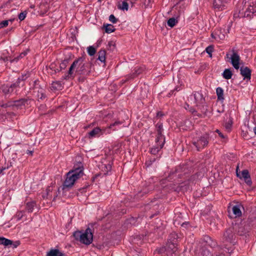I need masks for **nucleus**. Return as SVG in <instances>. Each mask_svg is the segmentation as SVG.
<instances>
[{
	"label": "nucleus",
	"mask_w": 256,
	"mask_h": 256,
	"mask_svg": "<svg viewBox=\"0 0 256 256\" xmlns=\"http://www.w3.org/2000/svg\"><path fill=\"white\" fill-rule=\"evenodd\" d=\"M107 48L110 51H114L116 48L115 44L112 41H110L108 42Z\"/></svg>",
	"instance_id": "33"
},
{
	"label": "nucleus",
	"mask_w": 256,
	"mask_h": 256,
	"mask_svg": "<svg viewBox=\"0 0 256 256\" xmlns=\"http://www.w3.org/2000/svg\"><path fill=\"white\" fill-rule=\"evenodd\" d=\"M89 64L84 62L82 58H80L75 60L69 68L67 75L64 78H68L74 76V74H84L89 72Z\"/></svg>",
	"instance_id": "1"
},
{
	"label": "nucleus",
	"mask_w": 256,
	"mask_h": 256,
	"mask_svg": "<svg viewBox=\"0 0 256 256\" xmlns=\"http://www.w3.org/2000/svg\"><path fill=\"white\" fill-rule=\"evenodd\" d=\"M254 132L256 134V126H255L254 128Z\"/></svg>",
	"instance_id": "49"
},
{
	"label": "nucleus",
	"mask_w": 256,
	"mask_h": 256,
	"mask_svg": "<svg viewBox=\"0 0 256 256\" xmlns=\"http://www.w3.org/2000/svg\"><path fill=\"white\" fill-rule=\"evenodd\" d=\"M232 72L230 69H226L222 73V76L224 78L229 80L232 78Z\"/></svg>",
	"instance_id": "29"
},
{
	"label": "nucleus",
	"mask_w": 256,
	"mask_h": 256,
	"mask_svg": "<svg viewBox=\"0 0 256 256\" xmlns=\"http://www.w3.org/2000/svg\"><path fill=\"white\" fill-rule=\"evenodd\" d=\"M32 100L30 98H22L19 100L8 102L5 104H0V106L6 109L7 114L10 116H15L14 112L22 106H26L30 104Z\"/></svg>",
	"instance_id": "3"
},
{
	"label": "nucleus",
	"mask_w": 256,
	"mask_h": 256,
	"mask_svg": "<svg viewBox=\"0 0 256 256\" xmlns=\"http://www.w3.org/2000/svg\"><path fill=\"white\" fill-rule=\"evenodd\" d=\"M20 244V242H16L15 244H14L12 245L13 248H16Z\"/></svg>",
	"instance_id": "43"
},
{
	"label": "nucleus",
	"mask_w": 256,
	"mask_h": 256,
	"mask_svg": "<svg viewBox=\"0 0 256 256\" xmlns=\"http://www.w3.org/2000/svg\"><path fill=\"white\" fill-rule=\"evenodd\" d=\"M206 239H207V240H208V239H210V238L209 236H206Z\"/></svg>",
	"instance_id": "53"
},
{
	"label": "nucleus",
	"mask_w": 256,
	"mask_h": 256,
	"mask_svg": "<svg viewBox=\"0 0 256 256\" xmlns=\"http://www.w3.org/2000/svg\"><path fill=\"white\" fill-rule=\"evenodd\" d=\"M154 160H155V158H154L152 160H150V162H146V164L148 166H149L152 164V162H154Z\"/></svg>",
	"instance_id": "42"
},
{
	"label": "nucleus",
	"mask_w": 256,
	"mask_h": 256,
	"mask_svg": "<svg viewBox=\"0 0 256 256\" xmlns=\"http://www.w3.org/2000/svg\"><path fill=\"white\" fill-rule=\"evenodd\" d=\"M229 0H214L213 7L217 10H222L225 4L228 3Z\"/></svg>",
	"instance_id": "14"
},
{
	"label": "nucleus",
	"mask_w": 256,
	"mask_h": 256,
	"mask_svg": "<svg viewBox=\"0 0 256 256\" xmlns=\"http://www.w3.org/2000/svg\"><path fill=\"white\" fill-rule=\"evenodd\" d=\"M203 256H224L222 253L216 252L214 255H212L208 250H204L203 252Z\"/></svg>",
	"instance_id": "30"
},
{
	"label": "nucleus",
	"mask_w": 256,
	"mask_h": 256,
	"mask_svg": "<svg viewBox=\"0 0 256 256\" xmlns=\"http://www.w3.org/2000/svg\"><path fill=\"white\" fill-rule=\"evenodd\" d=\"M242 8L240 10L238 16L252 18L256 15V2L252 0H244Z\"/></svg>",
	"instance_id": "4"
},
{
	"label": "nucleus",
	"mask_w": 256,
	"mask_h": 256,
	"mask_svg": "<svg viewBox=\"0 0 256 256\" xmlns=\"http://www.w3.org/2000/svg\"><path fill=\"white\" fill-rule=\"evenodd\" d=\"M136 0H132V2H134L135 1H136Z\"/></svg>",
	"instance_id": "52"
},
{
	"label": "nucleus",
	"mask_w": 256,
	"mask_h": 256,
	"mask_svg": "<svg viewBox=\"0 0 256 256\" xmlns=\"http://www.w3.org/2000/svg\"><path fill=\"white\" fill-rule=\"evenodd\" d=\"M30 76V74L26 73V74H22L20 77H19L17 80L12 84L11 86L12 87L15 93L18 92L20 88L23 87L24 85V80Z\"/></svg>",
	"instance_id": "9"
},
{
	"label": "nucleus",
	"mask_w": 256,
	"mask_h": 256,
	"mask_svg": "<svg viewBox=\"0 0 256 256\" xmlns=\"http://www.w3.org/2000/svg\"><path fill=\"white\" fill-rule=\"evenodd\" d=\"M118 8L127 11L128 9V4L126 2L124 1L122 2V5L118 6Z\"/></svg>",
	"instance_id": "32"
},
{
	"label": "nucleus",
	"mask_w": 256,
	"mask_h": 256,
	"mask_svg": "<svg viewBox=\"0 0 256 256\" xmlns=\"http://www.w3.org/2000/svg\"><path fill=\"white\" fill-rule=\"evenodd\" d=\"M96 52L95 48L92 46H90L88 48V53L90 56H94Z\"/></svg>",
	"instance_id": "35"
},
{
	"label": "nucleus",
	"mask_w": 256,
	"mask_h": 256,
	"mask_svg": "<svg viewBox=\"0 0 256 256\" xmlns=\"http://www.w3.org/2000/svg\"><path fill=\"white\" fill-rule=\"evenodd\" d=\"M46 256H66V254L58 249L52 248L46 252Z\"/></svg>",
	"instance_id": "19"
},
{
	"label": "nucleus",
	"mask_w": 256,
	"mask_h": 256,
	"mask_svg": "<svg viewBox=\"0 0 256 256\" xmlns=\"http://www.w3.org/2000/svg\"><path fill=\"white\" fill-rule=\"evenodd\" d=\"M142 69L141 68H138L136 67L134 68V69L132 70V73L130 74L128 78L130 79H133L136 76H137L138 74H140V73H142Z\"/></svg>",
	"instance_id": "21"
},
{
	"label": "nucleus",
	"mask_w": 256,
	"mask_h": 256,
	"mask_svg": "<svg viewBox=\"0 0 256 256\" xmlns=\"http://www.w3.org/2000/svg\"><path fill=\"white\" fill-rule=\"evenodd\" d=\"M6 170V168H2L0 169V174H4L3 171Z\"/></svg>",
	"instance_id": "45"
},
{
	"label": "nucleus",
	"mask_w": 256,
	"mask_h": 256,
	"mask_svg": "<svg viewBox=\"0 0 256 256\" xmlns=\"http://www.w3.org/2000/svg\"><path fill=\"white\" fill-rule=\"evenodd\" d=\"M216 93L218 96V99L220 100L223 101L224 100L223 89L220 87H218L216 89Z\"/></svg>",
	"instance_id": "26"
},
{
	"label": "nucleus",
	"mask_w": 256,
	"mask_h": 256,
	"mask_svg": "<svg viewBox=\"0 0 256 256\" xmlns=\"http://www.w3.org/2000/svg\"><path fill=\"white\" fill-rule=\"evenodd\" d=\"M35 89H38L37 90V94L36 96L38 100H42L46 98L44 90L39 87H36Z\"/></svg>",
	"instance_id": "20"
},
{
	"label": "nucleus",
	"mask_w": 256,
	"mask_h": 256,
	"mask_svg": "<svg viewBox=\"0 0 256 256\" xmlns=\"http://www.w3.org/2000/svg\"><path fill=\"white\" fill-rule=\"evenodd\" d=\"M122 122L120 121H116L110 124L109 127L106 128L100 129L98 127H96L94 128L92 130L88 132L87 137L89 138H93L98 137L100 135L104 134L106 132L107 133H110V128H112L114 126L120 125Z\"/></svg>",
	"instance_id": "6"
},
{
	"label": "nucleus",
	"mask_w": 256,
	"mask_h": 256,
	"mask_svg": "<svg viewBox=\"0 0 256 256\" xmlns=\"http://www.w3.org/2000/svg\"><path fill=\"white\" fill-rule=\"evenodd\" d=\"M160 112L158 113V116L160 114Z\"/></svg>",
	"instance_id": "56"
},
{
	"label": "nucleus",
	"mask_w": 256,
	"mask_h": 256,
	"mask_svg": "<svg viewBox=\"0 0 256 256\" xmlns=\"http://www.w3.org/2000/svg\"><path fill=\"white\" fill-rule=\"evenodd\" d=\"M238 168L237 167L236 170L237 176L240 179H242V178L244 179L245 182L248 186H250L252 184V180L250 179V176L249 174V172H248V170H242L241 172H238Z\"/></svg>",
	"instance_id": "10"
},
{
	"label": "nucleus",
	"mask_w": 256,
	"mask_h": 256,
	"mask_svg": "<svg viewBox=\"0 0 256 256\" xmlns=\"http://www.w3.org/2000/svg\"><path fill=\"white\" fill-rule=\"evenodd\" d=\"M24 211L18 212L14 216V218L16 219L17 221L20 220L24 216Z\"/></svg>",
	"instance_id": "34"
},
{
	"label": "nucleus",
	"mask_w": 256,
	"mask_h": 256,
	"mask_svg": "<svg viewBox=\"0 0 256 256\" xmlns=\"http://www.w3.org/2000/svg\"><path fill=\"white\" fill-rule=\"evenodd\" d=\"M106 52L104 50H100L98 52V58L101 62H104L106 60Z\"/></svg>",
	"instance_id": "27"
},
{
	"label": "nucleus",
	"mask_w": 256,
	"mask_h": 256,
	"mask_svg": "<svg viewBox=\"0 0 256 256\" xmlns=\"http://www.w3.org/2000/svg\"><path fill=\"white\" fill-rule=\"evenodd\" d=\"M99 2H100L102 0H98Z\"/></svg>",
	"instance_id": "57"
},
{
	"label": "nucleus",
	"mask_w": 256,
	"mask_h": 256,
	"mask_svg": "<svg viewBox=\"0 0 256 256\" xmlns=\"http://www.w3.org/2000/svg\"><path fill=\"white\" fill-rule=\"evenodd\" d=\"M1 91L6 96L10 94H12V93H13V92L15 93V92L11 85H10V86L8 85V84L7 85H2L0 88V92Z\"/></svg>",
	"instance_id": "17"
},
{
	"label": "nucleus",
	"mask_w": 256,
	"mask_h": 256,
	"mask_svg": "<svg viewBox=\"0 0 256 256\" xmlns=\"http://www.w3.org/2000/svg\"><path fill=\"white\" fill-rule=\"evenodd\" d=\"M194 97V103L196 104V106H198L200 104H202L204 102V99L203 97L202 94L199 92H194L190 96V98Z\"/></svg>",
	"instance_id": "13"
},
{
	"label": "nucleus",
	"mask_w": 256,
	"mask_h": 256,
	"mask_svg": "<svg viewBox=\"0 0 256 256\" xmlns=\"http://www.w3.org/2000/svg\"><path fill=\"white\" fill-rule=\"evenodd\" d=\"M219 32H216V30L214 32H213L211 34V36L216 40H218V38H220V36H218V33Z\"/></svg>",
	"instance_id": "40"
},
{
	"label": "nucleus",
	"mask_w": 256,
	"mask_h": 256,
	"mask_svg": "<svg viewBox=\"0 0 256 256\" xmlns=\"http://www.w3.org/2000/svg\"><path fill=\"white\" fill-rule=\"evenodd\" d=\"M232 54L230 58L231 64L236 70H238L240 68V57L237 52L234 49L232 50Z\"/></svg>",
	"instance_id": "11"
},
{
	"label": "nucleus",
	"mask_w": 256,
	"mask_h": 256,
	"mask_svg": "<svg viewBox=\"0 0 256 256\" xmlns=\"http://www.w3.org/2000/svg\"><path fill=\"white\" fill-rule=\"evenodd\" d=\"M102 29L104 30L105 32L108 34L112 33L116 30L114 26L111 24H104Z\"/></svg>",
	"instance_id": "23"
},
{
	"label": "nucleus",
	"mask_w": 256,
	"mask_h": 256,
	"mask_svg": "<svg viewBox=\"0 0 256 256\" xmlns=\"http://www.w3.org/2000/svg\"><path fill=\"white\" fill-rule=\"evenodd\" d=\"M13 244V241L6 238L3 236H0V244L5 246H9Z\"/></svg>",
	"instance_id": "22"
},
{
	"label": "nucleus",
	"mask_w": 256,
	"mask_h": 256,
	"mask_svg": "<svg viewBox=\"0 0 256 256\" xmlns=\"http://www.w3.org/2000/svg\"><path fill=\"white\" fill-rule=\"evenodd\" d=\"M176 90V91H179L180 90V89H178V88H176V89H175Z\"/></svg>",
	"instance_id": "51"
},
{
	"label": "nucleus",
	"mask_w": 256,
	"mask_h": 256,
	"mask_svg": "<svg viewBox=\"0 0 256 256\" xmlns=\"http://www.w3.org/2000/svg\"><path fill=\"white\" fill-rule=\"evenodd\" d=\"M216 132L218 134V135L222 138H224V135L222 134V132H220L218 130H216Z\"/></svg>",
	"instance_id": "44"
},
{
	"label": "nucleus",
	"mask_w": 256,
	"mask_h": 256,
	"mask_svg": "<svg viewBox=\"0 0 256 256\" xmlns=\"http://www.w3.org/2000/svg\"><path fill=\"white\" fill-rule=\"evenodd\" d=\"M26 14L27 12L26 11L20 12L18 14V18L20 19V20L21 21L24 20L26 17Z\"/></svg>",
	"instance_id": "37"
},
{
	"label": "nucleus",
	"mask_w": 256,
	"mask_h": 256,
	"mask_svg": "<svg viewBox=\"0 0 256 256\" xmlns=\"http://www.w3.org/2000/svg\"><path fill=\"white\" fill-rule=\"evenodd\" d=\"M234 226L230 227L227 229L223 235V241L224 242H230L234 244L236 236L234 233Z\"/></svg>",
	"instance_id": "8"
},
{
	"label": "nucleus",
	"mask_w": 256,
	"mask_h": 256,
	"mask_svg": "<svg viewBox=\"0 0 256 256\" xmlns=\"http://www.w3.org/2000/svg\"><path fill=\"white\" fill-rule=\"evenodd\" d=\"M157 136L156 139V142H165V138L164 136L162 134L163 132V126L161 122H158L156 126Z\"/></svg>",
	"instance_id": "12"
},
{
	"label": "nucleus",
	"mask_w": 256,
	"mask_h": 256,
	"mask_svg": "<svg viewBox=\"0 0 256 256\" xmlns=\"http://www.w3.org/2000/svg\"><path fill=\"white\" fill-rule=\"evenodd\" d=\"M8 21L7 20H3L0 22V28L6 27L8 26Z\"/></svg>",
	"instance_id": "41"
},
{
	"label": "nucleus",
	"mask_w": 256,
	"mask_h": 256,
	"mask_svg": "<svg viewBox=\"0 0 256 256\" xmlns=\"http://www.w3.org/2000/svg\"><path fill=\"white\" fill-rule=\"evenodd\" d=\"M32 152H32V151L28 150L26 153H27L28 154H32Z\"/></svg>",
	"instance_id": "47"
},
{
	"label": "nucleus",
	"mask_w": 256,
	"mask_h": 256,
	"mask_svg": "<svg viewBox=\"0 0 256 256\" xmlns=\"http://www.w3.org/2000/svg\"><path fill=\"white\" fill-rule=\"evenodd\" d=\"M47 190V194H48V190H49L48 189H46Z\"/></svg>",
	"instance_id": "55"
},
{
	"label": "nucleus",
	"mask_w": 256,
	"mask_h": 256,
	"mask_svg": "<svg viewBox=\"0 0 256 256\" xmlns=\"http://www.w3.org/2000/svg\"><path fill=\"white\" fill-rule=\"evenodd\" d=\"M228 56H229V55H228V54H226V57H227L228 58H229Z\"/></svg>",
	"instance_id": "54"
},
{
	"label": "nucleus",
	"mask_w": 256,
	"mask_h": 256,
	"mask_svg": "<svg viewBox=\"0 0 256 256\" xmlns=\"http://www.w3.org/2000/svg\"><path fill=\"white\" fill-rule=\"evenodd\" d=\"M36 206V204L34 201L28 202L26 203V209L28 212H32Z\"/></svg>",
	"instance_id": "24"
},
{
	"label": "nucleus",
	"mask_w": 256,
	"mask_h": 256,
	"mask_svg": "<svg viewBox=\"0 0 256 256\" xmlns=\"http://www.w3.org/2000/svg\"><path fill=\"white\" fill-rule=\"evenodd\" d=\"M208 136L207 134H205L198 138L195 141H193V144L196 147L198 151L200 150L208 145Z\"/></svg>",
	"instance_id": "7"
},
{
	"label": "nucleus",
	"mask_w": 256,
	"mask_h": 256,
	"mask_svg": "<svg viewBox=\"0 0 256 256\" xmlns=\"http://www.w3.org/2000/svg\"><path fill=\"white\" fill-rule=\"evenodd\" d=\"M109 20L113 24H116L118 22V19L114 14H110L109 16Z\"/></svg>",
	"instance_id": "39"
},
{
	"label": "nucleus",
	"mask_w": 256,
	"mask_h": 256,
	"mask_svg": "<svg viewBox=\"0 0 256 256\" xmlns=\"http://www.w3.org/2000/svg\"><path fill=\"white\" fill-rule=\"evenodd\" d=\"M156 146H154L150 150V153L152 154H156L162 148L164 142H156Z\"/></svg>",
	"instance_id": "18"
},
{
	"label": "nucleus",
	"mask_w": 256,
	"mask_h": 256,
	"mask_svg": "<svg viewBox=\"0 0 256 256\" xmlns=\"http://www.w3.org/2000/svg\"><path fill=\"white\" fill-rule=\"evenodd\" d=\"M178 22V20L174 18H172L168 20V25L170 28L174 27Z\"/></svg>",
	"instance_id": "31"
},
{
	"label": "nucleus",
	"mask_w": 256,
	"mask_h": 256,
	"mask_svg": "<svg viewBox=\"0 0 256 256\" xmlns=\"http://www.w3.org/2000/svg\"><path fill=\"white\" fill-rule=\"evenodd\" d=\"M216 32H218V36H220V38H218V40H223L225 38V34L224 32H222L221 30H217Z\"/></svg>",
	"instance_id": "36"
},
{
	"label": "nucleus",
	"mask_w": 256,
	"mask_h": 256,
	"mask_svg": "<svg viewBox=\"0 0 256 256\" xmlns=\"http://www.w3.org/2000/svg\"><path fill=\"white\" fill-rule=\"evenodd\" d=\"M68 62H69L68 59H65L63 61H62V62L60 64V70L65 69L66 68V67L67 66L68 64ZM54 71L56 72H58L60 71V70L58 69H56V70H54Z\"/></svg>",
	"instance_id": "28"
},
{
	"label": "nucleus",
	"mask_w": 256,
	"mask_h": 256,
	"mask_svg": "<svg viewBox=\"0 0 256 256\" xmlns=\"http://www.w3.org/2000/svg\"><path fill=\"white\" fill-rule=\"evenodd\" d=\"M83 167L81 163L68 172L63 184V189L71 188L75 182L83 175Z\"/></svg>",
	"instance_id": "2"
},
{
	"label": "nucleus",
	"mask_w": 256,
	"mask_h": 256,
	"mask_svg": "<svg viewBox=\"0 0 256 256\" xmlns=\"http://www.w3.org/2000/svg\"><path fill=\"white\" fill-rule=\"evenodd\" d=\"M213 50L214 48L212 46H210L206 48V52L210 56V57L212 56V53L213 52Z\"/></svg>",
	"instance_id": "38"
},
{
	"label": "nucleus",
	"mask_w": 256,
	"mask_h": 256,
	"mask_svg": "<svg viewBox=\"0 0 256 256\" xmlns=\"http://www.w3.org/2000/svg\"><path fill=\"white\" fill-rule=\"evenodd\" d=\"M190 111L192 113H193V112H195V110H194L193 109L190 110Z\"/></svg>",
	"instance_id": "50"
},
{
	"label": "nucleus",
	"mask_w": 256,
	"mask_h": 256,
	"mask_svg": "<svg viewBox=\"0 0 256 256\" xmlns=\"http://www.w3.org/2000/svg\"><path fill=\"white\" fill-rule=\"evenodd\" d=\"M73 236L76 240L86 245L90 244L93 240V235L90 228H88L84 232H75Z\"/></svg>",
	"instance_id": "5"
},
{
	"label": "nucleus",
	"mask_w": 256,
	"mask_h": 256,
	"mask_svg": "<svg viewBox=\"0 0 256 256\" xmlns=\"http://www.w3.org/2000/svg\"><path fill=\"white\" fill-rule=\"evenodd\" d=\"M240 74L244 77V80H250L251 78V70L247 66H242L240 68Z\"/></svg>",
	"instance_id": "16"
},
{
	"label": "nucleus",
	"mask_w": 256,
	"mask_h": 256,
	"mask_svg": "<svg viewBox=\"0 0 256 256\" xmlns=\"http://www.w3.org/2000/svg\"><path fill=\"white\" fill-rule=\"evenodd\" d=\"M227 249H228V253H231V252H232V250H233V249H232V247H230V248H228Z\"/></svg>",
	"instance_id": "46"
},
{
	"label": "nucleus",
	"mask_w": 256,
	"mask_h": 256,
	"mask_svg": "<svg viewBox=\"0 0 256 256\" xmlns=\"http://www.w3.org/2000/svg\"><path fill=\"white\" fill-rule=\"evenodd\" d=\"M168 248L172 250L173 252H176L177 250L176 241L174 240L173 242H172L169 240L168 241Z\"/></svg>",
	"instance_id": "25"
},
{
	"label": "nucleus",
	"mask_w": 256,
	"mask_h": 256,
	"mask_svg": "<svg viewBox=\"0 0 256 256\" xmlns=\"http://www.w3.org/2000/svg\"><path fill=\"white\" fill-rule=\"evenodd\" d=\"M242 207V206L240 204H236L233 206L231 208L228 207V210L229 212H230V210L232 211L234 218L240 217L242 216V211L240 210Z\"/></svg>",
	"instance_id": "15"
},
{
	"label": "nucleus",
	"mask_w": 256,
	"mask_h": 256,
	"mask_svg": "<svg viewBox=\"0 0 256 256\" xmlns=\"http://www.w3.org/2000/svg\"><path fill=\"white\" fill-rule=\"evenodd\" d=\"M50 67L51 69H53L54 68V65L53 64H51Z\"/></svg>",
	"instance_id": "48"
}]
</instances>
